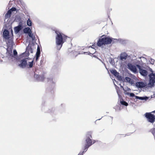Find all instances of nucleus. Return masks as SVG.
<instances>
[{
    "label": "nucleus",
    "instance_id": "nucleus-1",
    "mask_svg": "<svg viewBox=\"0 0 155 155\" xmlns=\"http://www.w3.org/2000/svg\"><path fill=\"white\" fill-rule=\"evenodd\" d=\"M13 42H11L9 41L6 42V45L7 48H6V54L7 57L9 60H12L13 61L14 60H18L20 58L19 55L18 56V53L15 49L13 50V53L12 52L13 48Z\"/></svg>",
    "mask_w": 155,
    "mask_h": 155
},
{
    "label": "nucleus",
    "instance_id": "nucleus-2",
    "mask_svg": "<svg viewBox=\"0 0 155 155\" xmlns=\"http://www.w3.org/2000/svg\"><path fill=\"white\" fill-rule=\"evenodd\" d=\"M56 34V43L57 50H59L61 48L63 44L68 38L71 40V38L68 37L56 28L53 30Z\"/></svg>",
    "mask_w": 155,
    "mask_h": 155
},
{
    "label": "nucleus",
    "instance_id": "nucleus-3",
    "mask_svg": "<svg viewBox=\"0 0 155 155\" xmlns=\"http://www.w3.org/2000/svg\"><path fill=\"white\" fill-rule=\"evenodd\" d=\"M92 132L91 131L87 132L84 138V143L82 147L83 150L81 151L84 154L91 146L98 141V140L92 139Z\"/></svg>",
    "mask_w": 155,
    "mask_h": 155
},
{
    "label": "nucleus",
    "instance_id": "nucleus-4",
    "mask_svg": "<svg viewBox=\"0 0 155 155\" xmlns=\"http://www.w3.org/2000/svg\"><path fill=\"white\" fill-rule=\"evenodd\" d=\"M113 38L109 36L103 35L99 37L97 43V45L99 47H103L104 45L114 44Z\"/></svg>",
    "mask_w": 155,
    "mask_h": 155
},
{
    "label": "nucleus",
    "instance_id": "nucleus-5",
    "mask_svg": "<svg viewBox=\"0 0 155 155\" xmlns=\"http://www.w3.org/2000/svg\"><path fill=\"white\" fill-rule=\"evenodd\" d=\"M10 28L11 29V36L10 34L9 31L8 30L7 26L6 25H4L2 30V36L3 39H5V41H6V42H8L9 41L10 42H14L13 41V31L12 27H10Z\"/></svg>",
    "mask_w": 155,
    "mask_h": 155
},
{
    "label": "nucleus",
    "instance_id": "nucleus-6",
    "mask_svg": "<svg viewBox=\"0 0 155 155\" xmlns=\"http://www.w3.org/2000/svg\"><path fill=\"white\" fill-rule=\"evenodd\" d=\"M149 71L151 73L148 74L149 78L148 83V87H152L155 85V73H153V71L152 68L150 67H148Z\"/></svg>",
    "mask_w": 155,
    "mask_h": 155
},
{
    "label": "nucleus",
    "instance_id": "nucleus-7",
    "mask_svg": "<svg viewBox=\"0 0 155 155\" xmlns=\"http://www.w3.org/2000/svg\"><path fill=\"white\" fill-rule=\"evenodd\" d=\"M45 72H42L38 69L36 70L33 73L35 79L38 81H43L45 78Z\"/></svg>",
    "mask_w": 155,
    "mask_h": 155
},
{
    "label": "nucleus",
    "instance_id": "nucleus-8",
    "mask_svg": "<svg viewBox=\"0 0 155 155\" xmlns=\"http://www.w3.org/2000/svg\"><path fill=\"white\" fill-rule=\"evenodd\" d=\"M41 110L42 111L45 113H51L53 116H54L58 113V111L54 108H51L47 105L43 106Z\"/></svg>",
    "mask_w": 155,
    "mask_h": 155
},
{
    "label": "nucleus",
    "instance_id": "nucleus-9",
    "mask_svg": "<svg viewBox=\"0 0 155 155\" xmlns=\"http://www.w3.org/2000/svg\"><path fill=\"white\" fill-rule=\"evenodd\" d=\"M152 113H155V110L151 112L146 113L144 116L147 119L148 122L153 124L155 122V115Z\"/></svg>",
    "mask_w": 155,
    "mask_h": 155
},
{
    "label": "nucleus",
    "instance_id": "nucleus-10",
    "mask_svg": "<svg viewBox=\"0 0 155 155\" xmlns=\"http://www.w3.org/2000/svg\"><path fill=\"white\" fill-rule=\"evenodd\" d=\"M26 42H28L29 44L28 46L26 48V51L22 53L21 54L19 55V57L20 58H22L24 57H28L30 53L29 51L30 50V47H31V42L30 40H29V38L28 37L26 38Z\"/></svg>",
    "mask_w": 155,
    "mask_h": 155
},
{
    "label": "nucleus",
    "instance_id": "nucleus-11",
    "mask_svg": "<svg viewBox=\"0 0 155 155\" xmlns=\"http://www.w3.org/2000/svg\"><path fill=\"white\" fill-rule=\"evenodd\" d=\"M140 65L139 63L132 64L129 62L127 64V68L134 73H136L137 71V69L138 68Z\"/></svg>",
    "mask_w": 155,
    "mask_h": 155
},
{
    "label": "nucleus",
    "instance_id": "nucleus-12",
    "mask_svg": "<svg viewBox=\"0 0 155 155\" xmlns=\"http://www.w3.org/2000/svg\"><path fill=\"white\" fill-rule=\"evenodd\" d=\"M19 9H17L15 7L13 6L11 8L8 10L5 15V19L10 18L12 13L16 14L19 11Z\"/></svg>",
    "mask_w": 155,
    "mask_h": 155
},
{
    "label": "nucleus",
    "instance_id": "nucleus-13",
    "mask_svg": "<svg viewBox=\"0 0 155 155\" xmlns=\"http://www.w3.org/2000/svg\"><path fill=\"white\" fill-rule=\"evenodd\" d=\"M127 94V95L129 96L130 97H135L136 99H138L141 100L145 101H147L150 97H147L146 96H144L143 97H139L136 96L134 93H126L125 94Z\"/></svg>",
    "mask_w": 155,
    "mask_h": 155
},
{
    "label": "nucleus",
    "instance_id": "nucleus-14",
    "mask_svg": "<svg viewBox=\"0 0 155 155\" xmlns=\"http://www.w3.org/2000/svg\"><path fill=\"white\" fill-rule=\"evenodd\" d=\"M21 58H20L18 60L20 63L18 64V66L22 68H24L27 67L28 65L27 61L29 60L30 58L29 57L21 59Z\"/></svg>",
    "mask_w": 155,
    "mask_h": 155
},
{
    "label": "nucleus",
    "instance_id": "nucleus-15",
    "mask_svg": "<svg viewBox=\"0 0 155 155\" xmlns=\"http://www.w3.org/2000/svg\"><path fill=\"white\" fill-rule=\"evenodd\" d=\"M130 56L128 55L126 52H123L120 53L119 56L117 58L118 60L122 61L125 60L128 58H129Z\"/></svg>",
    "mask_w": 155,
    "mask_h": 155
},
{
    "label": "nucleus",
    "instance_id": "nucleus-16",
    "mask_svg": "<svg viewBox=\"0 0 155 155\" xmlns=\"http://www.w3.org/2000/svg\"><path fill=\"white\" fill-rule=\"evenodd\" d=\"M139 72L142 76L144 77L147 76L148 74L147 71L143 68L142 66L140 65L138 68Z\"/></svg>",
    "mask_w": 155,
    "mask_h": 155
},
{
    "label": "nucleus",
    "instance_id": "nucleus-17",
    "mask_svg": "<svg viewBox=\"0 0 155 155\" xmlns=\"http://www.w3.org/2000/svg\"><path fill=\"white\" fill-rule=\"evenodd\" d=\"M135 86L138 88H143L145 87L146 86V83L143 81L137 82L135 83Z\"/></svg>",
    "mask_w": 155,
    "mask_h": 155
},
{
    "label": "nucleus",
    "instance_id": "nucleus-18",
    "mask_svg": "<svg viewBox=\"0 0 155 155\" xmlns=\"http://www.w3.org/2000/svg\"><path fill=\"white\" fill-rule=\"evenodd\" d=\"M113 41H114V44L116 42H118L120 44L125 45L126 44V40L121 38L116 39L113 38Z\"/></svg>",
    "mask_w": 155,
    "mask_h": 155
},
{
    "label": "nucleus",
    "instance_id": "nucleus-19",
    "mask_svg": "<svg viewBox=\"0 0 155 155\" xmlns=\"http://www.w3.org/2000/svg\"><path fill=\"white\" fill-rule=\"evenodd\" d=\"M110 73L115 77H117L119 73L115 69H112L110 70Z\"/></svg>",
    "mask_w": 155,
    "mask_h": 155
},
{
    "label": "nucleus",
    "instance_id": "nucleus-20",
    "mask_svg": "<svg viewBox=\"0 0 155 155\" xmlns=\"http://www.w3.org/2000/svg\"><path fill=\"white\" fill-rule=\"evenodd\" d=\"M65 105L64 104H61L60 109L59 112L60 114H62L65 112Z\"/></svg>",
    "mask_w": 155,
    "mask_h": 155
},
{
    "label": "nucleus",
    "instance_id": "nucleus-21",
    "mask_svg": "<svg viewBox=\"0 0 155 155\" xmlns=\"http://www.w3.org/2000/svg\"><path fill=\"white\" fill-rule=\"evenodd\" d=\"M126 81V82L130 84H133L134 83V81L130 77H126L125 78V80Z\"/></svg>",
    "mask_w": 155,
    "mask_h": 155
},
{
    "label": "nucleus",
    "instance_id": "nucleus-22",
    "mask_svg": "<svg viewBox=\"0 0 155 155\" xmlns=\"http://www.w3.org/2000/svg\"><path fill=\"white\" fill-rule=\"evenodd\" d=\"M23 31L25 34H28L30 32L31 33V31L29 27H27L23 29Z\"/></svg>",
    "mask_w": 155,
    "mask_h": 155
},
{
    "label": "nucleus",
    "instance_id": "nucleus-23",
    "mask_svg": "<svg viewBox=\"0 0 155 155\" xmlns=\"http://www.w3.org/2000/svg\"><path fill=\"white\" fill-rule=\"evenodd\" d=\"M21 29L22 28L18 26H16L14 28L15 33V34H17L18 33Z\"/></svg>",
    "mask_w": 155,
    "mask_h": 155
},
{
    "label": "nucleus",
    "instance_id": "nucleus-24",
    "mask_svg": "<svg viewBox=\"0 0 155 155\" xmlns=\"http://www.w3.org/2000/svg\"><path fill=\"white\" fill-rule=\"evenodd\" d=\"M21 20V18L19 15H15L14 21L18 22Z\"/></svg>",
    "mask_w": 155,
    "mask_h": 155
},
{
    "label": "nucleus",
    "instance_id": "nucleus-25",
    "mask_svg": "<svg viewBox=\"0 0 155 155\" xmlns=\"http://www.w3.org/2000/svg\"><path fill=\"white\" fill-rule=\"evenodd\" d=\"M27 25L29 27H31L32 26L33 23L30 18H28L26 21Z\"/></svg>",
    "mask_w": 155,
    "mask_h": 155
},
{
    "label": "nucleus",
    "instance_id": "nucleus-26",
    "mask_svg": "<svg viewBox=\"0 0 155 155\" xmlns=\"http://www.w3.org/2000/svg\"><path fill=\"white\" fill-rule=\"evenodd\" d=\"M48 82L52 84V87L54 86L55 83L53 81V79L51 78H47Z\"/></svg>",
    "mask_w": 155,
    "mask_h": 155
},
{
    "label": "nucleus",
    "instance_id": "nucleus-27",
    "mask_svg": "<svg viewBox=\"0 0 155 155\" xmlns=\"http://www.w3.org/2000/svg\"><path fill=\"white\" fill-rule=\"evenodd\" d=\"M47 92H50V94L51 96H52L53 95L54 91L52 88L51 89L47 88L46 90Z\"/></svg>",
    "mask_w": 155,
    "mask_h": 155
},
{
    "label": "nucleus",
    "instance_id": "nucleus-28",
    "mask_svg": "<svg viewBox=\"0 0 155 155\" xmlns=\"http://www.w3.org/2000/svg\"><path fill=\"white\" fill-rule=\"evenodd\" d=\"M108 61L112 65H115V63L114 61V60L113 58L110 57L109 58Z\"/></svg>",
    "mask_w": 155,
    "mask_h": 155
},
{
    "label": "nucleus",
    "instance_id": "nucleus-29",
    "mask_svg": "<svg viewBox=\"0 0 155 155\" xmlns=\"http://www.w3.org/2000/svg\"><path fill=\"white\" fill-rule=\"evenodd\" d=\"M120 103L121 105L127 106L128 105V103L125 101L123 100H121L120 101Z\"/></svg>",
    "mask_w": 155,
    "mask_h": 155
},
{
    "label": "nucleus",
    "instance_id": "nucleus-30",
    "mask_svg": "<svg viewBox=\"0 0 155 155\" xmlns=\"http://www.w3.org/2000/svg\"><path fill=\"white\" fill-rule=\"evenodd\" d=\"M33 61H32L31 62H28V64L27 67L28 68H31L33 66Z\"/></svg>",
    "mask_w": 155,
    "mask_h": 155
},
{
    "label": "nucleus",
    "instance_id": "nucleus-31",
    "mask_svg": "<svg viewBox=\"0 0 155 155\" xmlns=\"http://www.w3.org/2000/svg\"><path fill=\"white\" fill-rule=\"evenodd\" d=\"M117 94H118V97L120 99V100H121L123 99L122 97L121 96V95H120V90H118V91H117Z\"/></svg>",
    "mask_w": 155,
    "mask_h": 155
},
{
    "label": "nucleus",
    "instance_id": "nucleus-32",
    "mask_svg": "<svg viewBox=\"0 0 155 155\" xmlns=\"http://www.w3.org/2000/svg\"><path fill=\"white\" fill-rule=\"evenodd\" d=\"M118 78V80L120 81H122L123 82L125 81V79L123 78L121 76L119 75L117 77Z\"/></svg>",
    "mask_w": 155,
    "mask_h": 155
},
{
    "label": "nucleus",
    "instance_id": "nucleus-33",
    "mask_svg": "<svg viewBox=\"0 0 155 155\" xmlns=\"http://www.w3.org/2000/svg\"><path fill=\"white\" fill-rule=\"evenodd\" d=\"M18 25L17 26H18L20 28H22V25H23V21L22 20H21L19 21H18Z\"/></svg>",
    "mask_w": 155,
    "mask_h": 155
},
{
    "label": "nucleus",
    "instance_id": "nucleus-34",
    "mask_svg": "<svg viewBox=\"0 0 155 155\" xmlns=\"http://www.w3.org/2000/svg\"><path fill=\"white\" fill-rule=\"evenodd\" d=\"M119 85H120V86L121 88H123V90H124V94L125 95H127V94H125L126 93H129V92H126V90L124 89L123 87V86H122L120 84H119Z\"/></svg>",
    "mask_w": 155,
    "mask_h": 155
},
{
    "label": "nucleus",
    "instance_id": "nucleus-35",
    "mask_svg": "<svg viewBox=\"0 0 155 155\" xmlns=\"http://www.w3.org/2000/svg\"><path fill=\"white\" fill-rule=\"evenodd\" d=\"M95 43H94L92 45H90L89 47V48H92L95 49Z\"/></svg>",
    "mask_w": 155,
    "mask_h": 155
},
{
    "label": "nucleus",
    "instance_id": "nucleus-36",
    "mask_svg": "<svg viewBox=\"0 0 155 155\" xmlns=\"http://www.w3.org/2000/svg\"><path fill=\"white\" fill-rule=\"evenodd\" d=\"M28 35L29 37L31 38L33 37L34 35H33V34L32 33V31L31 32L29 33L28 34Z\"/></svg>",
    "mask_w": 155,
    "mask_h": 155
},
{
    "label": "nucleus",
    "instance_id": "nucleus-37",
    "mask_svg": "<svg viewBox=\"0 0 155 155\" xmlns=\"http://www.w3.org/2000/svg\"><path fill=\"white\" fill-rule=\"evenodd\" d=\"M84 54H87V55H91V54H93L91 53L89 51L84 52Z\"/></svg>",
    "mask_w": 155,
    "mask_h": 155
},
{
    "label": "nucleus",
    "instance_id": "nucleus-38",
    "mask_svg": "<svg viewBox=\"0 0 155 155\" xmlns=\"http://www.w3.org/2000/svg\"><path fill=\"white\" fill-rule=\"evenodd\" d=\"M150 60L151 61L150 64H154V62L155 61L154 60V59L152 58H150Z\"/></svg>",
    "mask_w": 155,
    "mask_h": 155
},
{
    "label": "nucleus",
    "instance_id": "nucleus-39",
    "mask_svg": "<svg viewBox=\"0 0 155 155\" xmlns=\"http://www.w3.org/2000/svg\"><path fill=\"white\" fill-rule=\"evenodd\" d=\"M114 85L115 86V88L116 89V91H118V90H120V88L119 87H118V86H117L115 83H114Z\"/></svg>",
    "mask_w": 155,
    "mask_h": 155
},
{
    "label": "nucleus",
    "instance_id": "nucleus-40",
    "mask_svg": "<svg viewBox=\"0 0 155 155\" xmlns=\"http://www.w3.org/2000/svg\"><path fill=\"white\" fill-rule=\"evenodd\" d=\"M41 54V52H36L35 54V56L40 57Z\"/></svg>",
    "mask_w": 155,
    "mask_h": 155
},
{
    "label": "nucleus",
    "instance_id": "nucleus-41",
    "mask_svg": "<svg viewBox=\"0 0 155 155\" xmlns=\"http://www.w3.org/2000/svg\"><path fill=\"white\" fill-rule=\"evenodd\" d=\"M130 76L134 79H137L136 77L134 74H131Z\"/></svg>",
    "mask_w": 155,
    "mask_h": 155
},
{
    "label": "nucleus",
    "instance_id": "nucleus-42",
    "mask_svg": "<svg viewBox=\"0 0 155 155\" xmlns=\"http://www.w3.org/2000/svg\"><path fill=\"white\" fill-rule=\"evenodd\" d=\"M31 38L32 39V41H36L35 37V36H34L33 37H31Z\"/></svg>",
    "mask_w": 155,
    "mask_h": 155
},
{
    "label": "nucleus",
    "instance_id": "nucleus-43",
    "mask_svg": "<svg viewBox=\"0 0 155 155\" xmlns=\"http://www.w3.org/2000/svg\"><path fill=\"white\" fill-rule=\"evenodd\" d=\"M125 88H126V91H131V89L130 88L128 87H127L126 88L125 87Z\"/></svg>",
    "mask_w": 155,
    "mask_h": 155
},
{
    "label": "nucleus",
    "instance_id": "nucleus-44",
    "mask_svg": "<svg viewBox=\"0 0 155 155\" xmlns=\"http://www.w3.org/2000/svg\"><path fill=\"white\" fill-rule=\"evenodd\" d=\"M40 52V49L39 46H38L37 48V51L36 52Z\"/></svg>",
    "mask_w": 155,
    "mask_h": 155
},
{
    "label": "nucleus",
    "instance_id": "nucleus-45",
    "mask_svg": "<svg viewBox=\"0 0 155 155\" xmlns=\"http://www.w3.org/2000/svg\"><path fill=\"white\" fill-rule=\"evenodd\" d=\"M97 58L98 59L101 61L104 64V66H105V68H106V69L107 70V68L106 67L105 64L102 61L101 59H100L99 58Z\"/></svg>",
    "mask_w": 155,
    "mask_h": 155
},
{
    "label": "nucleus",
    "instance_id": "nucleus-46",
    "mask_svg": "<svg viewBox=\"0 0 155 155\" xmlns=\"http://www.w3.org/2000/svg\"><path fill=\"white\" fill-rule=\"evenodd\" d=\"M84 153L81 151H80L78 155H83Z\"/></svg>",
    "mask_w": 155,
    "mask_h": 155
},
{
    "label": "nucleus",
    "instance_id": "nucleus-47",
    "mask_svg": "<svg viewBox=\"0 0 155 155\" xmlns=\"http://www.w3.org/2000/svg\"><path fill=\"white\" fill-rule=\"evenodd\" d=\"M29 48H30V53H33V49H32L31 47H29Z\"/></svg>",
    "mask_w": 155,
    "mask_h": 155
},
{
    "label": "nucleus",
    "instance_id": "nucleus-48",
    "mask_svg": "<svg viewBox=\"0 0 155 155\" xmlns=\"http://www.w3.org/2000/svg\"><path fill=\"white\" fill-rule=\"evenodd\" d=\"M44 61V58H43L42 59H41V60L40 61V64H42L43 63Z\"/></svg>",
    "mask_w": 155,
    "mask_h": 155
},
{
    "label": "nucleus",
    "instance_id": "nucleus-49",
    "mask_svg": "<svg viewBox=\"0 0 155 155\" xmlns=\"http://www.w3.org/2000/svg\"><path fill=\"white\" fill-rule=\"evenodd\" d=\"M35 43H36V41H32L31 44V45H32L33 46V45H35Z\"/></svg>",
    "mask_w": 155,
    "mask_h": 155
},
{
    "label": "nucleus",
    "instance_id": "nucleus-50",
    "mask_svg": "<svg viewBox=\"0 0 155 155\" xmlns=\"http://www.w3.org/2000/svg\"><path fill=\"white\" fill-rule=\"evenodd\" d=\"M40 57L35 56V60L36 61L38 60Z\"/></svg>",
    "mask_w": 155,
    "mask_h": 155
},
{
    "label": "nucleus",
    "instance_id": "nucleus-51",
    "mask_svg": "<svg viewBox=\"0 0 155 155\" xmlns=\"http://www.w3.org/2000/svg\"><path fill=\"white\" fill-rule=\"evenodd\" d=\"M84 52H83V51H81V52H79L78 54H84Z\"/></svg>",
    "mask_w": 155,
    "mask_h": 155
},
{
    "label": "nucleus",
    "instance_id": "nucleus-52",
    "mask_svg": "<svg viewBox=\"0 0 155 155\" xmlns=\"http://www.w3.org/2000/svg\"><path fill=\"white\" fill-rule=\"evenodd\" d=\"M133 133V132H132V133H130V134H129V135H128L127 134H125V137L126 136H128V135H130V134H132V133Z\"/></svg>",
    "mask_w": 155,
    "mask_h": 155
},
{
    "label": "nucleus",
    "instance_id": "nucleus-53",
    "mask_svg": "<svg viewBox=\"0 0 155 155\" xmlns=\"http://www.w3.org/2000/svg\"><path fill=\"white\" fill-rule=\"evenodd\" d=\"M131 100H133V101L134 100V101L135 102H137V100H135V99H133H133H131Z\"/></svg>",
    "mask_w": 155,
    "mask_h": 155
},
{
    "label": "nucleus",
    "instance_id": "nucleus-54",
    "mask_svg": "<svg viewBox=\"0 0 155 155\" xmlns=\"http://www.w3.org/2000/svg\"><path fill=\"white\" fill-rule=\"evenodd\" d=\"M93 57H95V58H98V57H97L96 55H94L93 56Z\"/></svg>",
    "mask_w": 155,
    "mask_h": 155
},
{
    "label": "nucleus",
    "instance_id": "nucleus-55",
    "mask_svg": "<svg viewBox=\"0 0 155 155\" xmlns=\"http://www.w3.org/2000/svg\"><path fill=\"white\" fill-rule=\"evenodd\" d=\"M103 117H102L101 118L99 119L96 120V121H97V120H100Z\"/></svg>",
    "mask_w": 155,
    "mask_h": 155
},
{
    "label": "nucleus",
    "instance_id": "nucleus-56",
    "mask_svg": "<svg viewBox=\"0 0 155 155\" xmlns=\"http://www.w3.org/2000/svg\"><path fill=\"white\" fill-rule=\"evenodd\" d=\"M132 125L134 127V124H130V125Z\"/></svg>",
    "mask_w": 155,
    "mask_h": 155
},
{
    "label": "nucleus",
    "instance_id": "nucleus-57",
    "mask_svg": "<svg viewBox=\"0 0 155 155\" xmlns=\"http://www.w3.org/2000/svg\"><path fill=\"white\" fill-rule=\"evenodd\" d=\"M120 134H118V135H117V136H120Z\"/></svg>",
    "mask_w": 155,
    "mask_h": 155
},
{
    "label": "nucleus",
    "instance_id": "nucleus-58",
    "mask_svg": "<svg viewBox=\"0 0 155 155\" xmlns=\"http://www.w3.org/2000/svg\"><path fill=\"white\" fill-rule=\"evenodd\" d=\"M113 118V117H111V118Z\"/></svg>",
    "mask_w": 155,
    "mask_h": 155
},
{
    "label": "nucleus",
    "instance_id": "nucleus-59",
    "mask_svg": "<svg viewBox=\"0 0 155 155\" xmlns=\"http://www.w3.org/2000/svg\"><path fill=\"white\" fill-rule=\"evenodd\" d=\"M113 118V117H111V118Z\"/></svg>",
    "mask_w": 155,
    "mask_h": 155
}]
</instances>
